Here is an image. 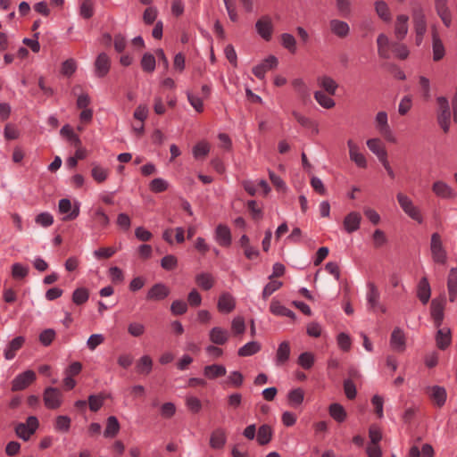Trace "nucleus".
Masks as SVG:
<instances>
[{"label":"nucleus","mask_w":457,"mask_h":457,"mask_svg":"<svg viewBox=\"0 0 457 457\" xmlns=\"http://www.w3.org/2000/svg\"><path fill=\"white\" fill-rule=\"evenodd\" d=\"M451 331L448 328H438L436 335V346L441 350H445L451 344Z\"/></svg>","instance_id":"7c9ffc66"},{"label":"nucleus","mask_w":457,"mask_h":457,"mask_svg":"<svg viewBox=\"0 0 457 457\" xmlns=\"http://www.w3.org/2000/svg\"><path fill=\"white\" fill-rule=\"evenodd\" d=\"M161 266L165 270H173L178 267V258L173 254H167L161 260Z\"/></svg>","instance_id":"e2e57ef3"},{"label":"nucleus","mask_w":457,"mask_h":457,"mask_svg":"<svg viewBox=\"0 0 457 457\" xmlns=\"http://www.w3.org/2000/svg\"><path fill=\"white\" fill-rule=\"evenodd\" d=\"M95 74L98 78L105 77L110 71L111 60L105 53H101L97 55L95 61Z\"/></svg>","instance_id":"ddd939ff"},{"label":"nucleus","mask_w":457,"mask_h":457,"mask_svg":"<svg viewBox=\"0 0 457 457\" xmlns=\"http://www.w3.org/2000/svg\"><path fill=\"white\" fill-rule=\"evenodd\" d=\"M210 152V145L205 141L198 142L193 147V155L195 159L205 157Z\"/></svg>","instance_id":"6e6d98bb"},{"label":"nucleus","mask_w":457,"mask_h":457,"mask_svg":"<svg viewBox=\"0 0 457 457\" xmlns=\"http://www.w3.org/2000/svg\"><path fill=\"white\" fill-rule=\"evenodd\" d=\"M304 399V391L300 388H295L288 392L287 394V401L289 404L295 408L300 406Z\"/></svg>","instance_id":"c03bdc74"},{"label":"nucleus","mask_w":457,"mask_h":457,"mask_svg":"<svg viewBox=\"0 0 457 457\" xmlns=\"http://www.w3.org/2000/svg\"><path fill=\"white\" fill-rule=\"evenodd\" d=\"M39 422L36 416L28 417L26 423H18L15 427V433L18 437L28 441L38 428Z\"/></svg>","instance_id":"20e7f679"},{"label":"nucleus","mask_w":457,"mask_h":457,"mask_svg":"<svg viewBox=\"0 0 457 457\" xmlns=\"http://www.w3.org/2000/svg\"><path fill=\"white\" fill-rule=\"evenodd\" d=\"M336 7L338 14L347 18L351 15V1L350 0H336Z\"/></svg>","instance_id":"bf43d9fd"},{"label":"nucleus","mask_w":457,"mask_h":457,"mask_svg":"<svg viewBox=\"0 0 457 457\" xmlns=\"http://www.w3.org/2000/svg\"><path fill=\"white\" fill-rule=\"evenodd\" d=\"M141 68L145 72L152 73L154 71L156 67V61L154 54L150 53H145L142 56Z\"/></svg>","instance_id":"49530a36"},{"label":"nucleus","mask_w":457,"mask_h":457,"mask_svg":"<svg viewBox=\"0 0 457 457\" xmlns=\"http://www.w3.org/2000/svg\"><path fill=\"white\" fill-rule=\"evenodd\" d=\"M60 134L75 147L81 146V140L79 137L73 131V129L69 124L64 125L61 129Z\"/></svg>","instance_id":"e433bc0d"},{"label":"nucleus","mask_w":457,"mask_h":457,"mask_svg":"<svg viewBox=\"0 0 457 457\" xmlns=\"http://www.w3.org/2000/svg\"><path fill=\"white\" fill-rule=\"evenodd\" d=\"M432 191L437 197L442 199H453L456 196L454 190L442 180L433 183Z\"/></svg>","instance_id":"4468645a"},{"label":"nucleus","mask_w":457,"mask_h":457,"mask_svg":"<svg viewBox=\"0 0 457 457\" xmlns=\"http://www.w3.org/2000/svg\"><path fill=\"white\" fill-rule=\"evenodd\" d=\"M428 390L429 391L430 399L437 407L441 408L445 405L447 397L446 390L445 387L440 386H433L428 387Z\"/></svg>","instance_id":"5701e85b"},{"label":"nucleus","mask_w":457,"mask_h":457,"mask_svg":"<svg viewBox=\"0 0 457 457\" xmlns=\"http://www.w3.org/2000/svg\"><path fill=\"white\" fill-rule=\"evenodd\" d=\"M273 436L272 428L268 424H263L259 427L257 432V442L260 445H266L269 444Z\"/></svg>","instance_id":"f704fd0d"},{"label":"nucleus","mask_w":457,"mask_h":457,"mask_svg":"<svg viewBox=\"0 0 457 457\" xmlns=\"http://www.w3.org/2000/svg\"><path fill=\"white\" fill-rule=\"evenodd\" d=\"M280 44L283 48L287 49L292 54L297 52L296 39L290 33H282L280 35Z\"/></svg>","instance_id":"a19ab883"},{"label":"nucleus","mask_w":457,"mask_h":457,"mask_svg":"<svg viewBox=\"0 0 457 457\" xmlns=\"http://www.w3.org/2000/svg\"><path fill=\"white\" fill-rule=\"evenodd\" d=\"M43 400L47 409H58L62 405V393L56 387H46L43 394Z\"/></svg>","instance_id":"6e6552de"},{"label":"nucleus","mask_w":457,"mask_h":457,"mask_svg":"<svg viewBox=\"0 0 457 457\" xmlns=\"http://www.w3.org/2000/svg\"><path fill=\"white\" fill-rule=\"evenodd\" d=\"M408 21L409 17L405 14H400L396 17L395 23V36L399 41L404 39L408 33Z\"/></svg>","instance_id":"b1692460"},{"label":"nucleus","mask_w":457,"mask_h":457,"mask_svg":"<svg viewBox=\"0 0 457 457\" xmlns=\"http://www.w3.org/2000/svg\"><path fill=\"white\" fill-rule=\"evenodd\" d=\"M55 331L53 328H46L39 334V342L44 346H49L55 338Z\"/></svg>","instance_id":"680f3d73"},{"label":"nucleus","mask_w":457,"mask_h":457,"mask_svg":"<svg viewBox=\"0 0 457 457\" xmlns=\"http://www.w3.org/2000/svg\"><path fill=\"white\" fill-rule=\"evenodd\" d=\"M449 301L453 303L457 296V268H452L447 278Z\"/></svg>","instance_id":"c756f323"},{"label":"nucleus","mask_w":457,"mask_h":457,"mask_svg":"<svg viewBox=\"0 0 457 457\" xmlns=\"http://www.w3.org/2000/svg\"><path fill=\"white\" fill-rule=\"evenodd\" d=\"M390 47L395 55L400 60L407 59L410 54V51L404 44L399 42H391Z\"/></svg>","instance_id":"3c124183"},{"label":"nucleus","mask_w":457,"mask_h":457,"mask_svg":"<svg viewBox=\"0 0 457 457\" xmlns=\"http://www.w3.org/2000/svg\"><path fill=\"white\" fill-rule=\"evenodd\" d=\"M35 380L36 373L31 370L20 373L12 381V391L24 390Z\"/></svg>","instance_id":"1a4fd4ad"},{"label":"nucleus","mask_w":457,"mask_h":457,"mask_svg":"<svg viewBox=\"0 0 457 457\" xmlns=\"http://www.w3.org/2000/svg\"><path fill=\"white\" fill-rule=\"evenodd\" d=\"M292 115L302 127L306 129H312L315 133L319 132L317 123L312 120L310 118L302 115L300 112L296 111H294L292 112Z\"/></svg>","instance_id":"de8ad7c7"},{"label":"nucleus","mask_w":457,"mask_h":457,"mask_svg":"<svg viewBox=\"0 0 457 457\" xmlns=\"http://www.w3.org/2000/svg\"><path fill=\"white\" fill-rule=\"evenodd\" d=\"M329 415L337 422L341 423L346 419V411L340 403H334L328 407Z\"/></svg>","instance_id":"ea45409f"},{"label":"nucleus","mask_w":457,"mask_h":457,"mask_svg":"<svg viewBox=\"0 0 457 457\" xmlns=\"http://www.w3.org/2000/svg\"><path fill=\"white\" fill-rule=\"evenodd\" d=\"M368 292L366 295L367 303L369 309L372 312H381L385 313L386 308L380 303V293L377 286L373 282H368L367 284Z\"/></svg>","instance_id":"39448f33"},{"label":"nucleus","mask_w":457,"mask_h":457,"mask_svg":"<svg viewBox=\"0 0 457 457\" xmlns=\"http://www.w3.org/2000/svg\"><path fill=\"white\" fill-rule=\"evenodd\" d=\"M231 329L235 335H242L245 331V323L243 317L237 316L231 322Z\"/></svg>","instance_id":"774afa93"},{"label":"nucleus","mask_w":457,"mask_h":457,"mask_svg":"<svg viewBox=\"0 0 457 457\" xmlns=\"http://www.w3.org/2000/svg\"><path fill=\"white\" fill-rule=\"evenodd\" d=\"M430 252L433 262L436 264L445 265L447 262V252L443 245L441 236L433 233L430 239Z\"/></svg>","instance_id":"f257e3e1"},{"label":"nucleus","mask_w":457,"mask_h":457,"mask_svg":"<svg viewBox=\"0 0 457 457\" xmlns=\"http://www.w3.org/2000/svg\"><path fill=\"white\" fill-rule=\"evenodd\" d=\"M89 292L86 287L76 288L72 293V302L76 305H82L87 302Z\"/></svg>","instance_id":"09e8293b"},{"label":"nucleus","mask_w":457,"mask_h":457,"mask_svg":"<svg viewBox=\"0 0 457 457\" xmlns=\"http://www.w3.org/2000/svg\"><path fill=\"white\" fill-rule=\"evenodd\" d=\"M25 343V337L19 336L14 337L6 346L4 355L6 360H12Z\"/></svg>","instance_id":"cd10ccee"},{"label":"nucleus","mask_w":457,"mask_h":457,"mask_svg":"<svg viewBox=\"0 0 457 457\" xmlns=\"http://www.w3.org/2000/svg\"><path fill=\"white\" fill-rule=\"evenodd\" d=\"M109 396V395H105L104 393L90 395L87 400L90 411L94 412L98 411L104 405L105 399Z\"/></svg>","instance_id":"58836bf2"},{"label":"nucleus","mask_w":457,"mask_h":457,"mask_svg":"<svg viewBox=\"0 0 457 457\" xmlns=\"http://www.w3.org/2000/svg\"><path fill=\"white\" fill-rule=\"evenodd\" d=\"M445 304V297L435 298L431 302L430 313L436 328H440L443 323Z\"/></svg>","instance_id":"9d476101"},{"label":"nucleus","mask_w":457,"mask_h":457,"mask_svg":"<svg viewBox=\"0 0 457 457\" xmlns=\"http://www.w3.org/2000/svg\"><path fill=\"white\" fill-rule=\"evenodd\" d=\"M411 18L415 34H426L428 28L427 20L420 4H415L412 6Z\"/></svg>","instance_id":"423d86ee"},{"label":"nucleus","mask_w":457,"mask_h":457,"mask_svg":"<svg viewBox=\"0 0 457 457\" xmlns=\"http://www.w3.org/2000/svg\"><path fill=\"white\" fill-rule=\"evenodd\" d=\"M290 357V345L289 343L284 341L279 344L276 353V364L282 365L286 363Z\"/></svg>","instance_id":"c9c22d12"},{"label":"nucleus","mask_w":457,"mask_h":457,"mask_svg":"<svg viewBox=\"0 0 457 457\" xmlns=\"http://www.w3.org/2000/svg\"><path fill=\"white\" fill-rule=\"evenodd\" d=\"M349 148V157L360 168L367 167V161L365 156L360 152L359 146L352 139L347 141Z\"/></svg>","instance_id":"a211bd4d"},{"label":"nucleus","mask_w":457,"mask_h":457,"mask_svg":"<svg viewBox=\"0 0 457 457\" xmlns=\"http://www.w3.org/2000/svg\"><path fill=\"white\" fill-rule=\"evenodd\" d=\"M58 209L61 213H67L65 220H75L79 214V207L76 205L71 210V203L68 198H62L59 201Z\"/></svg>","instance_id":"4be33fe9"},{"label":"nucleus","mask_w":457,"mask_h":457,"mask_svg":"<svg viewBox=\"0 0 457 457\" xmlns=\"http://www.w3.org/2000/svg\"><path fill=\"white\" fill-rule=\"evenodd\" d=\"M91 176L97 183H103L106 180L109 175V170L102 167L97 163L92 164Z\"/></svg>","instance_id":"a18cd8bd"},{"label":"nucleus","mask_w":457,"mask_h":457,"mask_svg":"<svg viewBox=\"0 0 457 457\" xmlns=\"http://www.w3.org/2000/svg\"><path fill=\"white\" fill-rule=\"evenodd\" d=\"M71 420L66 415L57 416L55 419L54 428L55 430L62 433H67L71 428Z\"/></svg>","instance_id":"864d4df0"},{"label":"nucleus","mask_w":457,"mask_h":457,"mask_svg":"<svg viewBox=\"0 0 457 457\" xmlns=\"http://www.w3.org/2000/svg\"><path fill=\"white\" fill-rule=\"evenodd\" d=\"M318 83L330 96H334L337 88L338 87L336 80L329 76H322L319 78Z\"/></svg>","instance_id":"79ce46f5"},{"label":"nucleus","mask_w":457,"mask_h":457,"mask_svg":"<svg viewBox=\"0 0 457 457\" xmlns=\"http://www.w3.org/2000/svg\"><path fill=\"white\" fill-rule=\"evenodd\" d=\"M227 370L221 364L207 365L204 368V375L209 379H215L225 376Z\"/></svg>","instance_id":"2f4dec72"},{"label":"nucleus","mask_w":457,"mask_h":457,"mask_svg":"<svg viewBox=\"0 0 457 457\" xmlns=\"http://www.w3.org/2000/svg\"><path fill=\"white\" fill-rule=\"evenodd\" d=\"M329 28L332 34L339 38H345L350 33V27L348 23L341 20H330Z\"/></svg>","instance_id":"6ab92c4d"},{"label":"nucleus","mask_w":457,"mask_h":457,"mask_svg":"<svg viewBox=\"0 0 457 457\" xmlns=\"http://www.w3.org/2000/svg\"><path fill=\"white\" fill-rule=\"evenodd\" d=\"M270 280V281L265 285L262 290V298L264 300L283 286V283L279 280H273V278Z\"/></svg>","instance_id":"13d9d810"},{"label":"nucleus","mask_w":457,"mask_h":457,"mask_svg":"<svg viewBox=\"0 0 457 457\" xmlns=\"http://www.w3.org/2000/svg\"><path fill=\"white\" fill-rule=\"evenodd\" d=\"M228 331L220 327H214L209 332V339L214 345H225L228 342Z\"/></svg>","instance_id":"393cba45"},{"label":"nucleus","mask_w":457,"mask_h":457,"mask_svg":"<svg viewBox=\"0 0 457 457\" xmlns=\"http://www.w3.org/2000/svg\"><path fill=\"white\" fill-rule=\"evenodd\" d=\"M375 9L378 15L384 21H391V13L388 8L387 4L385 1H377L375 3Z\"/></svg>","instance_id":"5fc2aeb1"},{"label":"nucleus","mask_w":457,"mask_h":457,"mask_svg":"<svg viewBox=\"0 0 457 457\" xmlns=\"http://www.w3.org/2000/svg\"><path fill=\"white\" fill-rule=\"evenodd\" d=\"M153 360L149 355H143L137 362L136 370L138 374L148 375L152 371Z\"/></svg>","instance_id":"37998d69"},{"label":"nucleus","mask_w":457,"mask_h":457,"mask_svg":"<svg viewBox=\"0 0 457 457\" xmlns=\"http://www.w3.org/2000/svg\"><path fill=\"white\" fill-rule=\"evenodd\" d=\"M432 51L434 62L441 61L445 55V46L436 30L432 33Z\"/></svg>","instance_id":"bb28decb"},{"label":"nucleus","mask_w":457,"mask_h":457,"mask_svg":"<svg viewBox=\"0 0 457 457\" xmlns=\"http://www.w3.org/2000/svg\"><path fill=\"white\" fill-rule=\"evenodd\" d=\"M35 221L37 224H38L44 228H46V227H50L51 225H53L54 217L51 213L45 212H41V213L37 214L35 218Z\"/></svg>","instance_id":"338daca9"},{"label":"nucleus","mask_w":457,"mask_h":457,"mask_svg":"<svg viewBox=\"0 0 457 457\" xmlns=\"http://www.w3.org/2000/svg\"><path fill=\"white\" fill-rule=\"evenodd\" d=\"M236 307L235 298L229 293H222L218 300L217 308L222 313H229Z\"/></svg>","instance_id":"412c9836"},{"label":"nucleus","mask_w":457,"mask_h":457,"mask_svg":"<svg viewBox=\"0 0 457 457\" xmlns=\"http://www.w3.org/2000/svg\"><path fill=\"white\" fill-rule=\"evenodd\" d=\"M431 296V287L426 277L420 278L417 286V297L423 304H427Z\"/></svg>","instance_id":"a878e982"},{"label":"nucleus","mask_w":457,"mask_h":457,"mask_svg":"<svg viewBox=\"0 0 457 457\" xmlns=\"http://www.w3.org/2000/svg\"><path fill=\"white\" fill-rule=\"evenodd\" d=\"M376 128L385 139L389 142L395 143V137L388 124L387 113L386 112H378L376 115Z\"/></svg>","instance_id":"0eeeda50"},{"label":"nucleus","mask_w":457,"mask_h":457,"mask_svg":"<svg viewBox=\"0 0 457 457\" xmlns=\"http://www.w3.org/2000/svg\"><path fill=\"white\" fill-rule=\"evenodd\" d=\"M390 345L393 350L403 353L406 348V337L404 332L400 328H395L390 338Z\"/></svg>","instance_id":"f3484780"},{"label":"nucleus","mask_w":457,"mask_h":457,"mask_svg":"<svg viewBox=\"0 0 457 457\" xmlns=\"http://www.w3.org/2000/svg\"><path fill=\"white\" fill-rule=\"evenodd\" d=\"M79 13L84 19H90L94 15V4L91 0H84L79 8Z\"/></svg>","instance_id":"0e129e2a"},{"label":"nucleus","mask_w":457,"mask_h":457,"mask_svg":"<svg viewBox=\"0 0 457 457\" xmlns=\"http://www.w3.org/2000/svg\"><path fill=\"white\" fill-rule=\"evenodd\" d=\"M257 33L266 41L271 39L273 26L270 17L263 16L255 23Z\"/></svg>","instance_id":"2eb2a0df"},{"label":"nucleus","mask_w":457,"mask_h":457,"mask_svg":"<svg viewBox=\"0 0 457 457\" xmlns=\"http://www.w3.org/2000/svg\"><path fill=\"white\" fill-rule=\"evenodd\" d=\"M314 98L320 105L326 109H331L336 104L335 101L322 91H316L314 93Z\"/></svg>","instance_id":"603ef678"},{"label":"nucleus","mask_w":457,"mask_h":457,"mask_svg":"<svg viewBox=\"0 0 457 457\" xmlns=\"http://www.w3.org/2000/svg\"><path fill=\"white\" fill-rule=\"evenodd\" d=\"M227 442L226 431L222 428L214 429L210 436V446L214 450L222 449Z\"/></svg>","instance_id":"aec40b11"},{"label":"nucleus","mask_w":457,"mask_h":457,"mask_svg":"<svg viewBox=\"0 0 457 457\" xmlns=\"http://www.w3.org/2000/svg\"><path fill=\"white\" fill-rule=\"evenodd\" d=\"M170 293V290L165 284L156 283L150 287L145 298L148 301H162L169 296Z\"/></svg>","instance_id":"f8f14e48"},{"label":"nucleus","mask_w":457,"mask_h":457,"mask_svg":"<svg viewBox=\"0 0 457 457\" xmlns=\"http://www.w3.org/2000/svg\"><path fill=\"white\" fill-rule=\"evenodd\" d=\"M368 148L377 155L379 162L387 158V153L382 145L380 139L371 138L366 142Z\"/></svg>","instance_id":"c85d7f7f"},{"label":"nucleus","mask_w":457,"mask_h":457,"mask_svg":"<svg viewBox=\"0 0 457 457\" xmlns=\"http://www.w3.org/2000/svg\"><path fill=\"white\" fill-rule=\"evenodd\" d=\"M396 198H397V201H398L401 208L403 209V211L411 219L416 220L419 223H422L423 217L420 213V209L414 205L413 202L408 195H406L403 193H398L396 195Z\"/></svg>","instance_id":"7ed1b4c3"},{"label":"nucleus","mask_w":457,"mask_h":457,"mask_svg":"<svg viewBox=\"0 0 457 457\" xmlns=\"http://www.w3.org/2000/svg\"><path fill=\"white\" fill-rule=\"evenodd\" d=\"M297 363L304 370H310L314 364V355L310 352H304L298 357Z\"/></svg>","instance_id":"4d7b16f0"},{"label":"nucleus","mask_w":457,"mask_h":457,"mask_svg":"<svg viewBox=\"0 0 457 457\" xmlns=\"http://www.w3.org/2000/svg\"><path fill=\"white\" fill-rule=\"evenodd\" d=\"M361 215L358 212H349L343 220L345 230L348 234H352L360 228Z\"/></svg>","instance_id":"dca6fc26"},{"label":"nucleus","mask_w":457,"mask_h":457,"mask_svg":"<svg viewBox=\"0 0 457 457\" xmlns=\"http://www.w3.org/2000/svg\"><path fill=\"white\" fill-rule=\"evenodd\" d=\"M214 239L222 247H228L232 243L230 228L225 224H219L214 231Z\"/></svg>","instance_id":"9b49d317"},{"label":"nucleus","mask_w":457,"mask_h":457,"mask_svg":"<svg viewBox=\"0 0 457 457\" xmlns=\"http://www.w3.org/2000/svg\"><path fill=\"white\" fill-rule=\"evenodd\" d=\"M438 104L437 122L445 133L450 129L451 111L448 99L445 96H438L436 98Z\"/></svg>","instance_id":"f03ea898"},{"label":"nucleus","mask_w":457,"mask_h":457,"mask_svg":"<svg viewBox=\"0 0 457 457\" xmlns=\"http://www.w3.org/2000/svg\"><path fill=\"white\" fill-rule=\"evenodd\" d=\"M93 220L100 228H105L110 224V219L102 208H97L95 211Z\"/></svg>","instance_id":"8fccbe9b"},{"label":"nucleus","mask_w":457,"mask_h":457,"mask_svg":"<svg viewBox=\"0 0 457 457\" xmlns=\"http://www.w3.org/2000/svg\"><path fill=\"white\" fill-rule=\"evenodd\" d=\"M29 273V268L16 262L12 266V276L15 279L24 278Z\"/></svg>","instance_id":"69168bd1"},{"label":"nucleus","mask_w":457,"mask_h":457,"mask_svg":"<svg viewBox=\"0 0 457 457\" xmlns=\"http://www.w3.org/2000/svg\"><path fill=\"white\" fill-rule=\"evenodd\" d=\"M195 281L203 290L208 291L214 286L215 280L213 276L208 272H202L195 276Z\"/></svg>","instance_id":"72a5a7b5"},{"label":"nucleus","mask_w":457,"mask_h":457,"mask_svg":"<svg viewBox=\"0 0 457 457\" xmlns=\"http://www.w3.org/2000/svg\"><path fill=\"white\" fill-rule=\"evenodd\" d=\"M261 348H262V345L259 342L251 341V342L245 344V345H243L242 347H240L237 351V354L240 357L252 356V355L257 353L258 352H260Z\"/></svg>","instance_id":"4c0bfd02"},{"label":"nucleus","mask_w":457,"mask_h":457,"mask_svg":"<svg viewBox=\"0 0 457 457\" xmlns=\"http://www.w3.org/2000/svg\"><path fill=\"white\" fill-rule=\"evenodd\" d=\"M120 429L118 419L115 416H110L106 420V427L104 431V436L106 438L115 437Z\"/></svg>","instance_id":"473e14b6"},{"label":"nucleus","mask_w":457,"mask_h":457,"mask_svg":"<svg viewBox=\"0 0 457 457\" xmlns=\"http://www.w3.org/2000/svg\"><path fill=\"white\" fill-rule=\"evenodd\" d=\"M168 182L162 178L153 179L149 185V188L154 193H162L168 189Z\"/></svg>","instance_id":"052dcab7"}]
</instances>
